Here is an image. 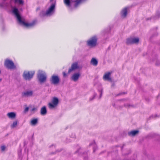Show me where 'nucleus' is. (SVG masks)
Masks as SVG:
<instances>
[{
	"label": "nucleus",
	"instance_id": "a878e982",
	"mask_svg": "<svg viewBox=\"0 0 160 160\" xmlns=\"http://www.w3.org/2000/svg\"><path fill=\"white\" fill-rule=\"evenodd\" d=\"M28 109H29V108L28 107H26L25 108L24 110V111L25 112H27L28 110Z\"/></svg>",
	"mask_w": 160,
	"mask_h": 160
},
{
	"label": "nucleus",
	"instance_id": "5701e85b",
	"mask_svg": "<svg viewBox=\"0 0 160 160\" xmlns=\"http://www.w3.org/2000/svg\"><path fill=\"white\" fill-rule=\"evenodd\" d=\"M90 146H92L93 145L94 146L93 148V151L94 152L95 151V148L96 147V144L95 143V142L94 141H93L92 143H91L90 144Z\"/></svg>",
	"mask_w": 160,
	"mask_h": 160
},
{
	"label": "nucleus",
	"instance_id": "20e7f679",
	"mask_svg": "<svg viewBox=\"0 0 160 160\" xmlns=\"http://www.w3.org/2000/svg\"><path fill=\"white\" fill-rule=\"evenodd\" d=\"M97 38L96 36L90 38L87 41V45L90 48L95 47L97 44Z\"/></svg>",
	"mask_w": 160,
	"mask_h": 160
},
{
	"label": "nucleus",
	"instance_id": "2f4dec72",
	"mask_svg": "<svg viewBox=\"0 0 160 160\" xmlns=\"http://www.w3.org/2000/svg\"><path fill=\"white\" fill-rule=\"evenodd\" d=\"M1 71L0 70V74L1 73Z\"/></svg>",
	"mask_w": 160,
	"mask_h": 160
},
{
	"label": "nucleus",
	"instance_id": "1a4fd4ad",
	"mask_svg": "<svg viewBox=\"0 0 160 160\" xmlns=\"http://www.w3.org/2000/svg\"><path fill=\"white\" fill-rule=\"evenodd\" d=\"M80 67L78 65V63L77 62H75L73 63L72 65L71 68H70L68 71V73H70L76 69H79Z\"/></svg>",
	"mask_w": 160,
	"mask_h": 160
},
{
	"label": "nucleus",
	"instance_id": "6ab92c4d",
	"mask_svg": "<svg viewBox=\"0 0 160 160\" xmlns=\"http://www.w3.org/2000/svg\"><path fill=\"white\" fill-rule=\"evenodd\" d=\"M91 63L93 65L96 66L98 64V62L95 58H93L91 59Z\"/></svg>",
	"mask_w": 160,
	"mask_h": 160
},
{
	"label": "nucleus",
	"instance_id": "7ed1b4c3",
	"mask_svg": "<svg viewBox=\"0 0 160 160\" xmlns=\"http://www.w3.org/2000/svg\"><path fill=\"white\" fill-rule=\"evenodd\" d=\"M34 72L33 71H24L22 74L24 79L26 80H30L33 78Z\"/></svg>",
	"mask_w": 160,
	"mask_h": 160
},
{
	"label": "nucleus",
	"instance_id": "4be33fe9",
	"mask_svg": "<svg viewBox=\"0 0 160 160\" xmlns=\"http://www.w3.org/2000/svg\"><path fill=\"white\" fill-rule=\"evenodd\" d=\"M17 124V121L14 122L12 125H11V127L12 128H13L16 126Z\"/></svg>",
	"mask_w": 160,
	"mask_h": 160
},
{
	"label": "nucleus",
	"instance_id": "c756f323",
	"mask_svg": "<svg viewBox=\"0 0 160 160\" xmlns=\"http://www.w3.org/2000/svg\"><path fill=\"white\" fill-rule=\"evenodd\" d=\"M0 6H2V4H0Z\"/></svg>",
	"mask_w": 160,
	"mask_h": 160
},
{
	"label": "nucleus",
	"instance_id": "bb28decb",
	"mask_svg": "<svg viewBox=\"0 0 160 160\" xmlns=\"http://www.w3.org/2000/svg\"><path fill=\"white\" fill-rule=\"evenodd\" d=\"M63 74L64 77H66L67 76V74L65 72H63Z\"/></svg>",
	"mask_w": 160,
	"mask_h": 160
},
{
	"label": "nucleus",
	"instance_id": "f8f14e48",
	"mask_svg": "<svg viewBox=\"0 0 160 160\" xmlns=\"http://www.w3.org/2000/svg\"><path fill=\"white\" fill-rule=\"evenodd\" d=\"M47 79V75L46 73L42 71H41V83L45 82Z\"/></svg>",
	"mask_w": 160,
	"mask_h": 160
},
{
	"label": "nucleus",
	"instance_id": "393cba45",
	"mask_svg": "<svg viewBox=\"0 0 160 160\" xmlns=\"http://www.w3.org/2000/svg\"><path fill=\"white\" fill-rule=\"evenodd\" d=\"M1 150L2 151H3L5 149V147L4 146H2L1 147Z\"/></svg>",
	"mask_w": 160,
	"mask_h": 160
},
{
	"label": "nucleus",
	"instance_id": "39448f33",
	"mask_svg": "<svg viewBox=\"0 0 160 160\" xmlns=\"http://www.w3.org/2000/svg\"><path fill=\"white\" fill-rule=\"evenodd\" d=\"M4 64L5 67L8 69H13L16 68V67L12 61L9 59H6L5 60Z\"/></svg>",
	"mask_w": 160,
	"mask_h": 160
},
{
	"label": "nucleus",
	"instance_id": "f03ea898",
	"mask_svg": "<svg viewBox=\"0 0 160 160\" xmlns=\"http://www.w3.org/2000/svg\"><path fill=\"white\" fill-rule=\"evenodd\" d=\"M48 5L49 6L46 11L44 15L46 16L50 17L53 15L55 12L56 0H50V2Z\"/></svg>",
	"mask_w": 160,
	"mask_h": 160
},
{
	"label": "nucleus",
	"instance_id": "aec40b11",
	"mask_svg": "<svg viewBox=\"0 0 160 160\" xmlns=\"http://www.w3.org/2000/svg\"><path fill=\"white\" fill-rule=\"evenodd\" d=\"M138 132V130H134L128 132V134L130 136H134Z\"/></svg>",
	"mask_w": 160,
	"mask_h": 160
},
{
	"label": "nucleus",
	"instance_id": "2eb2a0df",
	"mask_svg": "<svg viewBox=\"0 0 160 160\" xmlns=\"http://www.w3.org/2000/svg\"><path fill=\"white\" fill-rule=\"evenodd\" d=\"M38 123V119L37 118H34L32 119L30 121V124L32 126H35Z\"/></svg>",
	"mask_w": 160,
	"mask_h": 160
},
{
	"label": "nucleus",
	"instance_id": "f257e3e1",
	"mask_svg": "<svg viewBox=\"0 0 160 160\" xmlns=\"http://www.w3.org/2000/svg\"><path fill=\"white\" fill-rule=\"evenodd\" d=\"M12 12L17 18L18 23L20 25L26 27H29L33 25L32 23H29L25 22L19 14V11L17 8H14L12 9Z\"/></svg>",
	"mask_w": 160,
	"mask_h": 160
},
{
	"label": "nucleus",
	"instance_id": "412c9836",
	"mask_svg": "<svg viewBox=\"0 0 160 160\" xmlns=\"http://www.w3.org/2000/svg\"><path fill=\"white\" fill-rule=\"evenodd\" d=\"M14 2L16 3H18L19 4H23V2L22 0H15Z\"/></svg>",
	"mask_w": 160,
	"mask_h": 160
},
{
	"label": "nucleus",
	"instance_id": "423d86ee",
	"mask_svg": "<svg viewBox=\"0 0 160 160\" xmlns=\"http://www.w3.org/2000/svg\"><path fill=\"white\" fill-rule=\"evenodd\" d=\"M58 103V99L56 97H54L52 99L51 102L48 104V107L50 109H53L55 108Z\"/></svg>",
	"mask_w": 160,
	"mask_h": 160
},
{
	"label": "nucleus",
	"instance_id": "9b49d317",
	"mask_svg": "<svg viewBox=\"0 0 160 160\" xmlns=\"http://www.w3.org/2000/svg\"><path fill=\"white\" fill-rule=\"evenodd\" d=\"M79 72H77L73 73L71 77V79L74 82H76L79 79L80 76Z\"/></svg>",
	"mask_w": 160,
	"mask_h": 160
},
{
	"label": "nucleus",
	"instance_id": "c85d7f7f",
	"mask_svg": "<svg viewBox=\"0 0 160 160\" xmlns=\"http://www.w3.org/2000/svg\"><path fill=\"white\" fill-rule=\"evenodd\" d=\"M102 95V90H101V91H100V98H101V97Z\"/></svg>",
	"mask_w": 160,
	"mask_h": 160
},
{
	"label": "nucleus",
	"instance_id": "473e14b6",
	"mask_svg": "<svg viewBox=\"0 0 160 160\" xmlns=\"http://www.w3.org/2000/svg\"><path fill=\"white\" fill-rule=\"evenodd\" d=\"M33 134L32 135V137H33Z\"/></svg>",
	"mask_w": 160,
	"mask_h": 160
},
{
	"label": "nucleus",
	"instance_id": "7c9ffc66",
	"mask_svg": "<svg viewBox=\"0 0 160 160\" xmlns=\"http://www.w3.org/2000/svg\"><path fill=\"white\" fill-rule=\"evenodd\" d=\"M2 80V79L0 78V82H1Z\"/></svg>",
	"mask_w": 160,
	"mask_h": 160
},
{
	"label": "nucleus",
	"instance_id": "cd10ccee",
	"mask_svg": "<svg viewBox=\"0 0 160 160\" xmlns=\"http://www.w3.org/2000/svg\"><path fill=\"white\" fill-rule=\"evenodd\" d=\"M27 144V142H26V141L24 142V146H25V145H26Z\"/></svg>",
	"mask_w": 160,
	"mask_h": 160
},
{
	"label": "nucleus",
	"instance_id": "6e6552de",
	"mask_svg": "<svg viewBox=\"0 0 160 160\" xmlns=\"http://www.w3.org/2000/svg\"><path fill=\"white\" fill-rule=\"evenodd\" d=\"M139 39L138 38H130L127 40L126 43L127 44L136 43L138 42Z\"/></svg>",
	"mask_w": 160,
	"mask_h": 160
},
{
	"label": "nucleus",
	"instance_id": "b1692460",
	"mask_svg": "<svg viewBox=\"0 0 160 160\" xmlns=\"http://www.w3.org/2000/svg\"><path fill=\"white\" fill-rule=\"evenodd\" d=\"M39 72V70L38 71V81L40 82V72Z\"/></svg>",
	"mask_w": 160,
	"mask_h": 160
},
{
	"label": "nucleus",
	"instance_id": "9d476101",
	"mask_svg": "<svg viewBox=\"0 0 160 160\" xmlns=\"http://www.w3.org/2000/svg\"><path fill=\"white\" fill-rule=\"evenodd\" d=\"M33 92L32 90H28L23 92L22 93V96L23 98L28 97L32 96Z\"/></svg>",
	"mask_w": 160,
	"mask_h": 160
},
{
	"label": "nucleus",
	"instance_id": "a211bd4d",
	"mask_svg": "<svg viewBox=\"0 0 160 160\" xmlns=\"http://www.w3.org/2000/svg\"><path fill=\"white\" fill-rule=\"evenodd\" d=\"M63 2L66 5L70 8L72 2V0H63Z\"/></svg>",
	"mask_w": 160,
	"mask_h": 160
},
{
	"label": "nucleus",
	"instance_id": "4468645a",
	"mask_svg": "<svg viewBox=\"0 0 160 160\" xmlns=\"http://www.w3.org/2000/svg\"><path fill=\"white\" fill-rule=\"evenodd\" d=\"M128 9V8H125L122 10L121 14L122 18H124L126 16L127 14Z\"/></svg>",
	"mask_w": 160,
	"mask_h": 160
},
{
	"label": "nucleus",
	"instance_id": "f3484780",
	"mask_svg": "<svg viewBox=\"0 0 160 160\" xmlns=\"http://www.w3.org/2000/svg\"><path fill=\"white\" fill-rule=\"evenodd\" d=\"M7 116L9 118L13 119L15 118L16 114L14 112H10L7 113Z\"/></svg>",
	"mask_w": 160,
	"mask_h": 160
},
{
	"label": "nucleus",
	"instance_id": "ddd939ff",
	"mask_svg": "<svg viewBox=\"0 0 160 160\" xmlns=\"http://www.w3.org/2000/svg\"><path fill=\"white\" fill-rule=\"evenodd\" d=\"M111 73L108 72L106 73L103 76V79L105 80H108L111 81V78H110V75Z\"/></svg>",
	"mask_w": 160,
	"mask_h": 160
},
{
	"label": "nucleus",
	"instance_id": "dca6fc26",
	"mask_svg": "<svg viewBox=\"0 0 160 160\" xmlns=\"http://www.w3.org/2000/svg\"><path fill=\"white\" fill-rule=\"evenodd\" d=\"M47 113V110L46 107L43 106L41 109V114L42 115H45Z\"/></svg>",
	"mask_w": 160,
	"mask_h": 160
},
{
	"label": "nucleus",
	"instance_id": "0eeeda50",
	"mask_svg": "<svg viewBox=\"0 0 160 160\" xmlns=\"http://www.w3.org/2000/svg\"><path fill=\"white\" fill-rule=\"evenodd\" d=\"M50 81L51 83L57 85L59 82L60 79L58 75H53L52 76Z\"/></svg>",
	"mask_w": 160,
	"mask_h": 160
}]
</instances>
